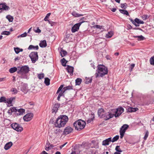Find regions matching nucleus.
<instances>
[{"mask_svg":"<svg viewBox=\"0 0 154 154\" xmlns=\"http://www.w3.org/2000/svg\"><path fill=\"white\" fill-rule=\"evenodd\" d=\"M60 53L61 57H63L66 54L67 52L65 51H64L63 49H62L60 52Z\"/></svg>","mask_w":154,"mask_h":154,"instance_id":"obj_29","label":"nucleus"},{"mask_svg":"<svg viewBox=\"0 0 154 154\" xmlns=\"http://www.w3.org/2000/svg\"><path fill=\"white\" fill-rule=\"evenodd\" d=\"M127 6V4L126 3L121 4V8H124V9L126 8Z\"/></svg>","mask_w":154,"mask_h":154,"instance_id":"obj_43","label":"nucleus"},{"mask_svg":"<svg viewBox=\"0 0 154 154\" xmlns=\"http://www.w3.org/2000/svg\"><path fill=\"white\" fill-rule=\"evenodd\" d=\"M135 64H131V65L130 66V70L131 71L133 68L134 67Z\"/></svg>","mask_w":154,"mask_h":154,"instance_id":"obj_55","label":"nucleus"},{"mask_svg":"<svg viewBox=\"0 0 154 154\" xmlns=\"http://www.w3.org/2000/svg\"><path fill=\"white\" fill-rule=\"evenodd\" d=\"M85 125V122L81 119L76 121L73 124L75 129L78 131H81L84 128Z\"/></svg>","mask_w":154,"mask_h":154,"instance_id":"obj_4","label":"nucleus"},{"mask_svg":"<svg viewBox=\"0 0 154 154\" xmlns=\"http://www.w3.org/2000/svg\"><path fill=\"white\" fill-rule=\"evenodd\" d=\"M127 27L128 29H130L132 28V26L130 24L127 25Z\"/></svg>","mask_w":154,"mask_h":154,"instance_id":"obj_58","label":"nucleus"},{"mask_svg":"<svg viewBox=\"0 0 154 154\" xmlns=\"http://www.w3.org/2000/svg\"><path fill=\"white\" fill-rule=\"evenodd\" d=\"M15 99V98L14 97H11L10 98L7 99L5 103H7L9 106H12L11 105L12 102Z\"/></svg>","mask_w":154,"mask_h":154,"instance_id":"obj_16","label":"nucleus"},{"mask_svg":"<svg viewBox=\"0 0 154 154\" xmlns=\"http://www.w3.org/2000/svg\"><path fill=\"white\" fill-rule=\"evenodd\" d=\"M138 109L137 108L129 107L128 108V111L129 112H135Z\"/></svg>","mask_w":154,"mask_h":154,"instance_id":"obj_23","label":"nucleus"},{"mask_svg":"<svg viewBox=\"0 0 154 154\" xmlns=\"http://www.w3.org/2000/svg\"><path fill=\"white\" fill-rule=\"evenodd\" d=\"M92 116H93L92 118H91L90 119H89L87 120V122L88 123H89L91 122L93 120L94 118V115H92Z\"/></svg>","mask_w":154,"mask_h":154,"instance_id":"obj_51","label":"nucleus"},{"mask_svg":"<svg viewBox=\"0 0 154 154\" xmlns=\"http://www.w3.org/2000/svg\"><path fill=\"white\" fill-rule=\"evenodd\" d=\"M14 50L15 52L17 54H18L20 52V48H14Z\"/></svg>","mask_w":154,"mask_h":154,"instance_id":"obj_47","label":"nucleus"},{"mask_svg":"<svg viewBox=\"0 0 154 154\" xmlns=\"http://www.w3.org/2000/svg\"><path fill=\"white\" fill-rule=\"evenodd\" d=\"M134 38H138L137 40L139 41L143 40L145 38L142 35H141L140 36H134Z\"/></svg>","mask_w":154,"mask_h":154,"instance_id":"obj_31","label":"nucleus"},{"mask_svg":"<svg viewBox=\"0 0 154 154\" xmlns=\"http://www.w3.org/2000/svg\"><path fill=\"white\" fill-rule=\"evenodd\" d=\"M115 150L116 152H122V150L120 149V146H117L115 148Z\"/></svg>","mask_w":154,"mask_h":154,"instance_id":"obj_35","label":"nucleus"},{"mask_svg":"<svg viewBox=\"0 0 154 154\" xmlns=\"http://www.w3.org/2000/svg\"><path fill=\"white\" fill-rule=\"evenodd\" d=\"M38 45L34 46L33 45H30L28 48V50L34 49L38 50Z\"/></svg>","mask_w":154,"mask_h":154,"instance_id":"obj_22","label":"nucleus"},{"mask_svg":"<svg viewBox=\"0 0 154 154\" xmlns=\"http://www.w3.org/2000/svg\"><path fill=\"white\" fill-rule=\"evenodd\" d=\"M73 130V129L71 127L68 126L64 129L63 133L65 134H69L71 133Z\"/></svg>","mask_w":154,"mask_h":154,"instance_id":"obj_12","label":"nucleus"},{"mask_svg":"<svg viewBox=\"0 0 154 154\" xmlns=\"http://www.w3.org/2000/svg\"><path fill=\"white\" fill-rule=\"evenodd\" d=\"M51 15V13H48L47 15H46V16H45V17L44 19V20L45 21H47V20H48V19L49 18V16H50Z\"/></svg>","mask_w":154,"mask_h":154,"instance_id":"obj_48","label":"nucleus"},{"mask_svg":"<svg viewBox=\"0 0 154 154\" xmlns=\"http://www.w3.org/2000/svg\"><path fill=\"white\" fill-rule=\"evenodd\" d=\"M29 57L31 60L32 62L33 63H35L38 59L37 52H32L29 55Z\"/></svg>","mask_w":154,"mask_h":154,"instance_id":"obj_7","label":"nucleus"},{"mask_svg":"<svg viewBox=\"0 0 154 154\" xmlns=\"http://www.w3.org/2000/svg\"><path fill=\"white\" fill-rule=\"evenodd\" d=\"M3 4L4 3L0 4V10H2L3 8Z\"/></svg>","mask_w":154,"mask_h":154,"instance_id":"obj_61","label":"nucleus"},{"mask_svg":"<svg viewBox=\"0 0 154 154\" xmlns=\"http://www.w3.org/2000/svg\"><path fill=\"white\" fill-rule=\"evenodd\" d=\"M104 110L103 109H99L98 110V114L99 116L101 118V117L103 115Z\"/></svg>","mask_w":154,"mask_h":154,"instance_id":"obj_18","label":"nucleus"},{"mask_svg":"<svg viewBox=\"0 0 154 154\" xmlns=\"http://www.w3.org/2000/svg\"><path fill=\"white\" fill-rule=\"evenodd\" d=\"M60 106V105L58 104H55L54 106L53 107V108L52 110V112H55L56 113L58 109V108Z\"/></svg>","mask_w":154,"mask_h":154,"instance_id":"obj_19","label":"nucleus"},{"mask_svg":"<svg viewBox=\"0 0 154 154\" xmlns=\"http://www.w3.org/2000/svg\"><path fill=\"white\" fill-rule=\"evenodd\" d=\"M17 68L15 67H12V68H11L9 69V72L11 73H13L15 72H16L17 71Z\"/></svg>","mask_w":154,"mask_h":154,"instance_id":"obj_25","label":"nucleus"},{"mask_svg":"<svg viewBox=\"0 0 154 154\" xmlns=\"http://www.w3.org/2000/svg\"><path fill=\"white\" fill-rule=\"evenodd\" d=\"M33 116V114L32 113H28L26 114L23 117L24 120L26 122L31 120Z\"/></svg>","mask_w":154,"mask_h":154,"instance_id":"obj_10","label":"nucleus"},{"mask_svg":"<svg viewBox=\"0 0 154 154\" xmlns=\"http://www.w3.org/2000/svg\"><path fill=\"white\" fill-rule=\"evenodd\" d=\"M11 33L9 31H4L1 33V34L2 35H9Z\"/></svg>","mask_w":154,"mask_h":154,"instance_id":"obj_40","label":"nucleus"},{"mask_svg":"<svg viewBox=\"0 0 154 154\" xmlns=\"http://www.w3.org/2000/svg\"><path fill=\"white\" fill-rule=\"evenodd\" d=\"M86 80L85 82V83L86 84H88L89 83L91 82L92 79V78H88L87 77L86 78Z\"/></svg>","mask_w":154,"mask_h":154,"instance_id":"obj_36","label":"nucleus"},{"mask_svg":"<svg viewBox=\"0 0 154 154\" xmlns=\"http://www.w3.org/2000/svg\"><path fill=\"white\" fill-rule=\"evenodd\" d=\"M11 91L14 92L15 94H16L17 93V90L15 88H13L11 89Z\"/></svg>","mask_w":154,"mask_h":154,"instance_id":"obj_52","label":"nucleus"},{"mask_svg":"<svg viewBox=\"0 0 154 154\" xmlns=\"http://www.w3.org/2000/svg\"><path fill=\"white\" fill-rule=\"evenodd\" d=\"M50 79L48 78H45L44 82L45 84L48 86L50 85Z\"/></svg>","mask_w":154,"mask_h":154,"instance_id":"obj_30","label":"nucleus"},{"mask_svg":"<svg viewBox=\"0 0 154 154\" xmlns=\"http://www.w3.org/2000/svg\"><path fill=\"white\" fill-rule=\"evenodd\" d=\"M84 18L83 17L81 20H80V22L78 23H77L75 24L74 26L72 27L71 29V31L72 32H75L76 31L78 30L79 29V27L81 24L85 22V21H83Z\"/></svg>","mask_w":154,"mask_h":154,"instance_id":"obj_6","label":"nucleus"},{"mask_svg":"<svg viewBox=\"0 0 154 154\" xmlns=\"http://www.w3.org/2000/svg\"><path fill=\"white\" fill-rule=\"evenodd\" d=\"M66 69L68 71V72L70 73L71 75H73L74 69V68L73 67L68 65Z\"/></svg>","mask_w":154,"mask_h":154,"instance_id":"obj_15","label":"nucleus"},{"mask_svg":"<svg viewBox=\"0 0 154 154\" xmlns=\"http://www.w3.org/2000/svg\"><path fill=\"white\" fill-rule=\"evenodd\" d=\"M13 143L12 142H10L7 143L5 146L4 149L6 150L8 149L12 145Z\"/></svg>","mask_w":154,"mask_h":154,"instance_id":"obj_17","label":"nucleus"},{"mask_svg":"<svg viewBox=\"0 0 154 154\" xmlns=\"http://www.w3.org/2000/svg\"><path fill=\"white\" fill-rule=\"evenodd\" d=\"M20 69H18L17 72L21 75L20 77L22 79H26L27 78L26 74L29 71V68L27 66H24L20 67Z\"/></svg>","mask_w":154,"mask_h":154,"instance_id":"obj_3","label":"nucleus"},{"mask_svg":"<svg viewBox=\"0 0 154 154\" xmlns=\"http://www.w3.org/2000/svg\"><path fill=\"white\" fill-rule=\"evenodd\" d=\"M61 62L62 66H66V64L67 62V61H66V59L64 58H63L61 60Z\"/></svg>","mask_w":154,"mask_h":154,"instance_id":"obj_27","label":"nucleus"},{"mask_svg":"<svg viewBox=\"0 0 154 154\" xmlns=\"http://www.w3.org/2000/svg\"><path fill=\"white\" fill-rule=\"evenodd\" d=\"M124 111V109L122 107L118 108L115 111V114L114 116L115 117L119 116Z\"/></svg>","mask_w":154,"mask_h":154,"instance_id":"obj_11","label":"nucleus"},{"mask_svg":"<svg viewBox=\"0 0 154 154\" xmlns=\"http://www.w3.org/2000/svg\"><path fill=\"white\" fill-rule=\"evenodd\" d=\"M66 90L64 89V88H62L61 90L60 91V93H62V94L63 95V93Z\"/></svg>","mask_w":154,"mask_h":154,"instance_id":"obj_57","label":"nucleus"},{"mask_svg":"<svg viewBox=\"0 0 154 154\" xmlns=\"http://www.w3.org/2000/svg\"><path fill=\"white\" fill-rule=\"evenodd\" d=\"M10 9V8L9 6L6 5L4 3L3 7V8L2 10H8Z\"/></svg>","mask_w":154,"mask_h":154,"instance_id":"obj_42","label":"nucleus"},{"mask_svg":"<svg viewBox=\"0 0 154 154\" xmlns=\"http://www.w3.org/2000/svg\"><path fill=\"white\" fill-rule=\"evenodd\" d=\"M44 76V75L43 73H41L38 74V77L39 79H43Z\"/></svg>","mask_w":154,"mask_h":154,"instance_id":"obj_45","label":"nucleus"},{"mask_svg":"<svg viewBox=\"0 0 154 154\" xmlns=\"http://www.w3.org/2000/svg\"><path fill=\"white\" fill-rule=\"evenodd\" d=\"M41 48H44L47 46V43L45 40L41 41L39 44Z\"/></svg>","mask_w":154,"mask_h":154,"instance_id":"obj_20","label":"nucleus"},{"mask_svg":"<svg viewBox=\"0 0 154 154\" xmlns=\"http://www.w3.org/2000/svg\"><path fill=\"white\" fill-rule=\"evenodd\" d=\"M63 87V85H60V86L58 88V90L57 91V93H59L61 90L62 89Z\"/></svg>","mask_w":154,"mask_h":154,"instance_id":"obj_49","label":"nucleus"},{"mask_svg":"<svg viewBox=\"0 0 154 154\" xmlns=\"http://www.w3.org/2000/svg\"><path fill=\"white\" fill-rule=\"evenodd\" d=\"M72 14L73 16L75 17H79L83 16L82 14H78L75 11L72 12Z\"/></svg>","mask_w":154,"mask_h":154,"instance_id":"obj_28","label":"nucleus"},{"mask_svg":"<svg viewBox=\"0 0 154 154\" xmlns=\"http://www.w3.org/2000/svg\"><path fill=\"white\" fill-rule=\"evenodd\" d=\"M6 100V99L4 97H2L0 98V102H4L5 103Z\"/></svg>","mask_w":154,"mask_h":154,"instance_id":"obj_41","label":"nucleus"},{"mask_svg":"<svg viewBox=\"0 0 154 154\" xmlns=\"http://www.w3.org/2000/svg\"><path fill=\"white\" fill-rule=\"evenodd\" d=\"M62 95H63L62 94V93H59V94L57 98V100L58 101L60 100V97Z\"/></svg>","mask_w":154,"mask_h":154,"instance_id":"obj_54","label":"nucleus"},{"mask_svg":"<svg viewBox=\"0 0 154 154\" xmlns=\"http://www.w3.org/2000/svg\"><path fill=\"white\" fill-rule=\"evenodd\" d=\"M129 126L127 124H124L120 128V137L122 138L124 136V134L126 131L128 129Z\"/></svg>","mask_w":154,"mask_h":154,"instance_id":"obj_8","label":"nucleus"},{"mask_svg":"<svg viewBox=\"0 0 154 154\" xmlns=\"http://www.w3.org/2000/svg\"><path fill=\"white\" fill-rule=\"evenodd\" d=\"M21 91L25 94L26 93L28 92L27 85L25 84L22 85Z\"/></svg>","mask_w":154,"mask_h":154,"instance_id":"obj_13","label":"nucleus"},{"mask_svg":"<svg viewBox=\"0 0 154 154\" xmlns=\"http://www.w3.org/2000/svg\"><path fill=\"white\" fill-rule=\"evenodd\" d=\"M82 81V80L81 79L78 78L75 80V84L76 85H80Z\"/></svg>","mask_w":154,"mask_h":154,"instance_id":"obj_26","label":"nucleus"},{"mask_svg":"<svg viewBox=\"0 0 154 154\" xmlns=\"http://www.w3.org/2000/svg\"><path fill=\"white\" fill-rule=\"evenodd\" d=\"M35 32H36L39 33L41 32V30L38 28L37 30L35 31Z\"/></svg>","mask_w":154,"mask_h":154,"instance_id":"obj_62","label":"nucleus"},{"mask_svg":"<svg viewBox=\"0 0 154 154\" xmlns=\"http://www.w3.org/2000/svg\"><path fill=\"white\" fill-rule=\"evenodd\" d=\"M113 35L112 32H109L106 35V37L107 38H110Z\"/></svg>","mask_w":154,"mask_h":154,"instance_id":"obj_34","label":"nucleus"},{"mask_svg":"<svg viewBox=\"0 0 154 154\" xmlns=\"http://www.w3.org/2000/svg\"><path fill=\"white\" fill-rule=\"evenodd\" d=\"M17 112L18 113H17V115H23L25 113V110L23 109H20L17 110Z\"/></svg>","mask_w":154,"mask_h":154,"instance_id":"obj_21","label":"nucleus"},{"mask_svg":"<svg viewBox=\"0 0 154 154\" xmlns=\"http://www.w3.org/2000/svg\"><path fill=\"white\" fill-rule=\"evenodd\" d=\"M68 119L67 116L65 115L59 116L55 123V127L60 128L64 126L67 122Z\"/></svg>","mask_w":154,"mask_h":154,"instance_id":"obj_1","label":"nucleus"},{"mask_svg":"<svg viewBox=\"0 0 154 154\" xmlns=\"http://www.w3.org/2000/svg\"><path fill=\"white\" fill-rule=\"evenodd\" d=\"M111 138L109 137L103 140L102 142V145L104 146L108 145L109 142H111Z\"/></svg>","mask_w":154,"mask_h":154,"instance_id":"obj_14","label":"nucleus"},{"mask_svg":"<svg viewBox=\"0 0 154 154\" xmlns=\"http://www.w3.org/2000/svg\"><path fill=\"white\" fill-rule=\"evenodd\" d=\"M17 109H16L14 107H12L11 109L10 110H9L8 112L9 113H11L10 114L11 115L12 114L11 113L13 112H17Z\"/></svg>","mask_w":154,"mask_h":154,"instance_id":"obj_33","label":"nucleus"},{"mask_svg":"<svg viewBox=\"0 0 154 154\" xmlns=\"http://www.w3.org/2000/svg\"><path fill=\"white\" fill-rule=\"evenodd\" d=\"M148 134H149V132L147 131L146 132V133L145 134V136H144V137H143V139H144V140H146V139L147 137H148Z\"/></svg>","mask_w":154,"mask_h":154,"instance_id":"obj_50","label":"nucleus"},{"mask_svg":"<svg viewBox=\"0 0 154 154\" xmlns=\"http://www.w3.org/2000/svg\"><path fill=\"white\" fill-rule=\"evenodd\" d=\"M64 89L66 91L67 90H69L72 89V86L71 85H69L68 86L64 87Z\"/></svg>","mask_w":154,"mask_h":154,"instance_id":"obj_44","label":"nucleus"},{"mask_svg":"<svg viewBox=\"0 0 154 154\" xmlns=\"http://www.w3.org/2000/svg\"><path fill=\"white\" fill-rule=\"evenodd\" d=\"M50 143L48 141L46 143L45 145V146L50 148Z\"/></svg>","mask_w":154,"mask_h":154,"instance_id":"obj_56","label":"nucleus"},{"mask_svg":"<svg viewBox=\"0 0 154 154\" xmlns=\"http://www.w3.org/2000/svg\"><path fill=\"white\" fill-rule=\"evenodd\" d=\"M134 21H135V23L139 25V24H143L144 23V22L143 21L137 18H136L134 19Z\"/></svg>","mask_w":154,"mask_h":154,"instance_id":"obj_24","label":"nucleus"},{"mask_svg":"<svg viewBox=\"0 0 154 154\" xmlns=\"http://www.w3.org/2000/svg\"><path fill=\"white\" fill-rule=\"evenodd\" d=\"M119 138V135H116L112 138V140H111V141L113 143L114 142L118 140Z\"/></svg>","mask_w":154,"mask_h":154,"instance_id":"obj_39","label":"nucleus"},{"mask_svg":"<svg viewBox=\"0 0 154 154\" xmlns=\"http://www.w3.org/2000/svg\"><path fill=\"white\" fill-rule=\"evenodd\" d=\"M120 12L126 15H128V12L126 10H124L120 9L119 10Z\"/></svg>","mask_w":154,"mask_h":154,"instance_id":"obj_32","label":"nucleus"},{"mask_svg":"<svg viewBox=\"0 0 154 154\" xmlns=\"http://www.w3.org/2000/svg\"><path fill=\"white\" fill-rule=\"evenodd\" d=\"M114 116V114H112L110 112H108L104 113L101 118H103L105 120H107L113 117Z\"/></svg>","mask_w":154,"mask_h":154,"instance_id":"obj_9","label":"nucleus"},{"mask_svg":"<svg viewBox=\"0 0 154 154\" xmlns=\"http://www.w3.org/2000/svg\"><path fill=\"white\" fill-rule=\"evenodd\" d=\"M143 20H146L148 18V17L147 15H144L143 16Z\"/></svg>","mask_w":154,"mask_h":154,"instance_id":"obj_59","label":"nucleus"},{"mask_svg":"<svg viewBox=\"0 0 154 154\" xmlns=\"http://www.w3.org/2000/svg\"><path fill=\"white\" fill-rule=\"evenodd\" d=\"M11 126L12 128L17 132H21L23 130L21 125L17 123H13L11 124Z\"/></svg>","mask_w":154,"mask_h":154,"instance_id":"obj_5","label":"nucleus"},{"mask_svg":"<svg viewBox=\"0 0 154 154\" xmlns=\"http://www.w3.org/2000/svg\"><path fill=\"white\" fill-rule=\"evenodd\" d=\"M130 20L132 22V23L134 24L136 26L138 27L139 26V25L135 23V21H134L132 19H130Z\"/></svg>","mask_w":154,"mask_h":154,"instance_id":"obj_46","label":"nucleus"},{"mask_svg":"<svg viewBox=\"0 0 154 154\" xmlns=\"http://www.w3.org/2000/svg\"><path fill=\"white\" fill-rule=\"evenodd\" d=\"M91 66L94 69H95V66L93 63H91Z\"/></svg>","mask_w":154,"mask_h":154,"instance_id":"obj_63","label":"nucleus"},{"mask_svg":"<svg viewBox=\"0 0 154 154\" xmlns=\"http://www.w3.org/2000/svg\"><path fill=\"white\" fill-rule=\"evenodd\" d=\"M6 18L10 22H12L13 21V17L10 15H8L7 16Z\"/></svg>","mask_w":154,"mask_h":154,"instance_id":"obj_37","label":"nucleus"},{"mask_svg":"<svg viewBox=\"0 0 154 154\" xmlns=\"http://www.w3.org/2000/svg\"><path fill=\"white\" fill-rule=\"evenodd\" d=\"M149 62L151 65L154 66V56L150 59Z\"/></svg>","mask_w":154,"mask_h":154,"instance_id":"obj_38","label":"nucleus"},{"mask_svg":"<svg viewBox=\"0 0 154 154\" xmlns=\"http://www.w3.org/2000/svg\"><path fill=\"white\" fill-rule=\"evenodd\" d=\"M97 69L95 74L96 77H102L108 73L107 68L104 65H99L97 66Z\"/></svg>","mask_w":154,"mask_h":154,"instance_id":"obj_2","label":"nucleus"},{"mask_svg":"<svg viewBox=\"0 0 154 154\" xmlns=\"http://www.w3.org/2000/svg\"><path fill=\"white\" fill-rule=\"evenodd\" d=\"M95 27L97 28L100 29H101V27H102V26L97 25H95Z\"/></svg>","mask_w":154,"mask_h":154,"instance_id":"obj_60","label":"nucleus"},{"mask_svg":"<svg viewBox=\"0 0 154 154\" xmlns=\"http://www.w3.org/2000/svg\"><path fill=\"white\" fill-rule=\"evenodd\" d=\"M41 154H48L45 151H43L41 153Z\"/></svg>","mask_w":154,"mask_h":154,"instance_id":"obj_64","label":"nucleus"},{"mask_svg":"<svg viewBox=\"0 0 154 154\" xmlns=\"http://www.w3.org/2000/svg\"><path fill=\"white\" fill-rule=\"evenodd\" d=\"M27 33L26 32H25L23 34H21L20 35V36L22 37H25L27 35Z\"/></svg>","mask_w":154,"mask_h":154,"instance_id":"obj_53","label":"nucleus"}]
</instances>
